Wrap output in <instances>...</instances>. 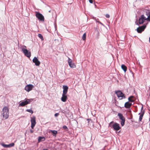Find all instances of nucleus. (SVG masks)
Listing matches in <instances>:
<instances>
[{
    "label": "nucleus",
    "mask_w": 150,
    "mask_h": 150,
    "mask_svg": "<svg viewBox=\"0 0 150 150\" xmlns=\"http://www.w3.org/2000/svg\"><path fill=\"white\" fill-rule=\"evenodd\" d=\"M144 12L147 17H145L144 15H142L139 20V23L140 24H143L146 20L150 21V11L145 10Z\"/></svg>",
    "instance_id": "f257e3e1"
},
{
    "label": "nucleus",
    "mask_w": 150,
    "mask_h": 150,
    "mask_svg": "<svg viewBox=\"0 0 150 150\" xmlns=\"http://www.w3.org/2000/svg\"><path fill=\"white\" fill-rule=\"evenodd\" d=\"M1 114L3 118L5 119H6L8 117L9 109L7 107L5 106L3 108Z\"/></svg>",
    "instance_id": "f03ea898"
},
{
    "label": "nucleus",
    "mask_w": 150,
    "mask_h": 150,
    "mask_svg": "<svg viewBox=\"0 0 150 150\" xmlns=\"http://www.w3.org/2000/svg\"><path fill=\"white\" fill-rule=\"evenodd\" d=\"M109 125L111 127L113 128L115 130L118 131L121 128L119 124L116 122H114L113 121L109 123Z\"/></svg>",
    "instance_id": "7ed1b4c3"
},
{
    "label": "nucleus",
    "mask_w": 150,
    "mask_h": 150,
    "mask_svg": "<svg viewBox=\"0 0 150 150\" xmlns=\"http://www.w3.org/2000/svg\"><path fill=\"white\" fill-rule=\"evenodd\" d=\"M26 47L25 46H24L22 48V50L25 56L28 57H30L31 56V53L30 52H29L27 49H25V48Z\"/></svg>",
    "instance_id": "20e7f679"
},
{
    "label": "nucleus",
    "mask_w": 150,
    "mask_h": 150,
    "mask_svg": "<svg viewBox=\"0 0 150 150\" xmlns=\"http://www.w3.org/2000/svg\"><path fill=\"white\" fill-rule=\"evenodd\" d=\"M115 93L116 94L117 97L119 98L120 99H122L123 98H125L124 94L120 91H115Z\"/></svg>",
    "instance_id": "39448f33"
},
{
    "label": "nucleus",
    "mask_w": 150,
    "mask_h": 150,
    "mask_svg": "<svg viewBox=\"0 0 150 150\" xmlns=\"http://www.w3.org/2000/svg\"><path fill=\"white\" fill-rule=\"evenodd\" d=\"M36 16L38 19L42 21H44V18L42 14L39 12H36Z\"/></svg>",
    "instance_id": "423d86ee"
},
{
    "label": "nucleus",
    "mask_w": 150,
    "mask_h": 150,
    "mask_svg": "<svg viewBox=\"0 0 150 150\" xmlns=\"http://www.w3.org/2000/svg\"><path fill=\"white\" fill-rule=\"evenodd\" d=\"M118 116H119V118L122 120L121 122L122 126H123L125 124V117H123L122 114L120 113H118Z\"/></svg>",
    "instance_id": "0eeeda50"
},
{
    "label": "nucleus",
    "mask_w": 150,
    "mask_h": 150,
    "mask_svg": "<svg viewBox=\"0 0 150 150\" xmlns=\"http://www.w3.org/2000/svg\"><path fill=\"white\" fill-rule=\"evenodd\" d=\"M146 27V26L143 25L138 28H137V32L139 33H141L142 31H144V29Z\"/></svg>",
    "instance_id": "6e6552de"
},
{
    "label": "nucleus",
    "mask_w": 150,
    "mask_h": 150,
    "mask_svg": "<svg viewBox=\"0 0 150 150\" xmlns=\"http://www.w3.org/2000/svg\"><path fill=\"white\" fill-rule=\"evenodd\" d=\"M33 62L35 63V65L36 66H39L40 63V62L36 57H35L33 59Z\"/></svg>",
    "instance_id": "1a4fd4ad"
},
{
    "label": "nucleus",
    "mask_w": 150,
    "mask_h": 150,
    "mask_svg": "<svg viewBox=\"0 0 150 150\" xmlns=\"http://www.w3.org/2000/svg\"><path fill=\"white\" fill-rule=\"evenodd\" d=\"M33 87V86L32 84L28 85L25 87V90L29 92L32 89Z\"/></svg>",
    "instance_id": "9d476101"
},
{
    "label": "nucleus",
    "mask_w": 150,
    "mask_h": 150,
    "mask_svg": "<svg viewBox=\"0 0 150 150\" xmlns=\"http://www.w3.org/2000/svg\"><path fill=\"white\" fill-rule=\"evenodd\" d=\"M132 105L131 103H130L129 102H127L125 103L124 107L126 108H129Z\"/></svg>",
    "instance_id": "9b49d317"
},
{
    "label": "nucleus",
    "mask_w": 150,
    "mask_h": 150,
    "mask_svg": "<svg viewBox=\"0 0 150 150\" xmlns=\"http://www.w3.org/2000/svg\"><path fill=\"white\" fill-rule=\"evenodd\" d=\"M66 95V94H62L61 100L63 102H65L67 100V97Z\"/></svg>",
    "instance_id": "f8f14e48"
},
{
    "label": "nucleus",
    "mask_w": 150,
    "mask_h": 150,
    "mask_svg": "<svg viewBox=\"0 0 150 150\" xmlns=\"http://www.w3.org/2000/svg\"><path fill=\"white\" fill-rule=\"evenodd\" d=\"M28 100L29 101V100H28L22 102L20 104V105L22 106H23L27 105V104L29 103L30 102L28 101Z\"/></svg>",
    "instance_id": "ddd939ff"
},
{
    "label": "nucleus",
    "mask_w": 150,
    "mask_h": 150,
    "mask_svg": "<svg viewBox=\"0 0 150 150\" xmlns=\"http://www.w3.org/2000/svg\"><path fill=\"white\" fill-rule=\"evenodd\" d=\"M63 94H67L68 91V87L67 86L64 85L63 86Z\"/></svg>",
    "instance_id": "4468645a"
},
{
    "label": "nucleus",
    "mask_w": 150,
    "mask_h": 150,
    "mask_svg": "<svg viewBox=\"0 0 150 150\" xmlns=\"http://www.w3.org/2000/svg\"><path fill=\"white\" fill-rule=\"evenodd\" d=\"M35 116L33 117L31 120V124L35 125L36 124L35 120Z\"/></svg>",
    "instance_id": "2eb2a0df"
},
{
    "label": "nucleus",
    "mask_w": 150,
    "mask_h": 150,
    "mask_svg": "<svg viewBox=\"0 0 150 150\" xmlns=\"http://www.w3.org/2000/svg\"><path fill=\"white\" fill-rule=\"evenodd\" d=\"M45 139L44 137H40L38 138V142H40L41 141H43L45 140Z\"/></svg>",
    "instance_id": "dca6fc26"
},
{
    "label": "nucleus",
    "mask_w": 150,
    "mask_h": 150,
    "mask_svg": "<svg viewBox=\"0 0 150 150\" xmlns=\"http://www.w3.org/2000/svg\"><path fill=\"white\" fill-rule=\"evenodd\" d=\"M121 68L125 72H126L127 70V67L124 65L122 64L121 65Z\"/></svg>",
    "instance_id": "f3484780"
},
{
    "label": "nucleus",
    "mask_w": 150,
    "mask_h": 150,
    "mask_svg": "<svg viewBox=\"0 0 150 150\" xmlns=\"http://www.w3.org/2000/svg\"><path fill=\"white\" fill-rule=\"evenodd\" d=\"M52 132L53 134V135H56V134H57V131L56 130H50L49 131V133Z\"/></svg>",
    "instance_id": "a211bd4d"
},
{
    "label": "nucleus",
    "mask_w": 150,
    "mask_h": 150,
    "mask_svg": "<svg viewBox=\"0 0 150 150\" xmlns=\"http://www.w3.org/2000/svg\"><path fill=\"white\" fill-rule=\"evenodd\" d=\"M69 66L71 68H75L76 67V65L74 63L72 62L69 64Z\"/></svg>",
    "instance_id": "6ab92c4d"
},
{
    "label": "nucleus",
    "mask_w": 150,
    "mask_h": 150,
    "mask_svg": "<svg viewBox=\"0 0 150 150\" xmlns=\"http://www.w3.org/2000/svg\"><path fill=\"white\" fill-rule=\"evenodd\" d=\"M144 114V112L143 111L141 113V114L140 115L139 117V121L140 122L142 120Z\"/></svg>",
    "instance_id": "aec40b11"
},
{
    "label": "nucleus",
    "mask_w": 150,
    "mask_h": 150,
    "mask_svg": "<svg viewBox=\"0 0 150 150\" xmlns=\"http://www.w3.org/2000/svg\"><path fill=\"white\" fill-rule=\"evenodd\" d=\"M133 96H130L128 98V100L130 102H133L134 101V100L132 99V98H133Z\"/></svg>",
    "instance_id": "412c9836"
},
{
    "label": "nucleus",
    "mask_w": 150,
    "mask_h": 150,
    "mask_svg": "<svg viewBox=\"0 0 150 150\" xmlns=\"http://www.w3.org/2000/svg\"><path fill=\"white\" fill-rule=\"evenodd\" d=\"M38 37L41 39L42 40H44L43 37L42 35L40 34H39L38 35Z\"/></svg>",
    "instance_id": "4be33fe9"
},
{
    "label": "nucleus",
    "mask_w": 150,
    "mask_h": 150,
    "mask_svg": "<svg viewBox=\"0 0 150 150\" xmlns=\"http://www.w3.org/2000/svg\"><path fill=\"white\" fill-rule=\"evenodd\" d=\"M86 33H84L83 35L82 36V38L83 40H86Z\"/></svg>",
    "instance_id": "5701e85b"
},
{
    "label": "nucleus",
    "mask_w": 150,
    "mask_h": 150,
    "mask_svg": "<svg viewBox=\"0 0 150 150\" xmlns=\"http://www.w3.org/2000/svg\"><path fill=\"white\" fill-rule=\"evenodd\" d=\"M14 143H12L9 144V147H12L13 146H14Z\"/></svg>",
    "instance_id": "b1692460"
},
{
    "label": "nucleus",
    "mask_w": 150,
    "mask_h": 150,
    "mask_svg": "<svg viewBox=\"0 0 150 150\" xmlns=\"http://www.w3.org/2000/svg\"><path fill=\"white\" fill-rule=\"evenodd\" d=\"M26 111L28 112H29L30 113H31L32 114L33 113V110H32L27 109L26 110Z\"/></svg>",
    "instance_id": "393cba45"
},
{
    "label": "nucleus",
    "mask_w": 150,
    "mask_h": 150,
    "mask_svg": "<svg viewBox=\"0 0 150 150\" xmlns=\"http://www.w3.org/2000/svg\"><path fill=\"white\" fill-rule=\"evenodd\" d=\"M2 145L3 146H4L5 147H6V148L9 147V144L6 145V144H3Z\"/></svg>",
    "instance_id": "a878e982"
},
{
    "label": "nucleus",
    "mask_w": 150,
    "mask_h": 150,
    "mask_svg": "<svg viewBox=\"0 0 150 150\" xmlns=\"http://www.w3.org/2000/svg\"><path fill=\"white\" fill-rule=\"evenodd\" d=\"M68 62L69 64L71 63L72 62V60L69 58L68 61Z\"/></svg>",
    "instance_id": "bb28decb"
},
{
    "label": "nucleus",
    "mask_w": 150,
    "mask_h": 150,
    "mask_svg": "<svg viewBox=\"0 0 150 150\" xmlns=\"http://www.w3.org/2000/svg\"><path fill=\"white\" fill-rule=\"evenodd\" d=\"M63 128L64 129H68V128L66 126H63Z\"/></svg>",
    "instance_id": "cd10ccee"
},
{
    "label": "nucleus",
    "mask_w": 150,
    "mask_h": 150,
    "mask_svg": "<svg viewBox=\"0 0 150 150\" xmlns=\"http://www.w3.org/2000/svg\"><path fill=\"white\" fill-rule=\"evenodd\" d=\"M105 16L107 18H109L110 17V15L108 14H106Z\"/></svg>",
    "instance_id": "c85d7f7f"
},
{
    "label": "nucleus",
    "mask_w": 150,
    "mask_h": 150,
    "mask_svg": "<svg viewBox=\"0 0 150 150\" xmlns=\"http://www.w3.org/2000/svg\"><path fill=\"white\" fill-rule=\"evenodd\" d=\"M59 115V113H56L54 114V116L56 117L57 116Z\"/></svg>",
    "instance_id": "c756f323"
},
{
    "label": "nucleus",
    "mask_w": 150,
    "mask_h": 150,
    "mask_svg": "<svg viewBox=\"0 0 150 150\" xmlns=\"http://www.w3.org/2000/svg\"><path fill=\"white\" fill-rule=\"evenodd\" d=\"M35 125H32L31 124V127L32 129H33L34 127L35 126Z\"/></svg>",
    "instance_id": "7c9ffc66"
},
{
    "label": "nucleus",
    "mask_w": 150,
    "mask_h": 150,
    "mask_svg": "<svg viewBox=\"0 0 150 150\" xmlns=\"http://www.w3.org/2000/svg\"><path fill=\"white\" fill-rule=\"evenodd\" d=\"M89 2L90 3L92 4L93 2V0H89Z\"/></svg>",
    "instance_id": "2f4dec72"
},
{
    "label": "nucleus",
    "mask_w": 150,
    "mask_h": 150,
    "mask_svg": "<svg viewBox=\"0 0 150 150\" xmlns=\"http://www.w3.org/2000/svg\"><path fill=\"white\" fill-rule=\"evenodd\" d=\"M30 132L31 133H33V132H34L33 130H31H31H30Z\"/></svg>",
    "instance_id": "473e14b6"
},
{
    "label": "nucleus",
    "mask_w": 150,
    "mask_h": 150,
    "mask_svg": "<svg viewBox=\"0 0 150 150\" xmlns=\"http://www.w3.org/2000/svg\"><path fill=\"white\" fill-rule=\"evenodd\" d=\"M43 150H48L47 149H43Z\"/></svg>",
    "instance_id": "72a5a7b5"
},
{
    "label": "nucleus",
    "mask_w": 150,
    "mask_h": 150,
    "mask_svg": "<svg viewBox=\"0 0 150 150\" xmlns=\"http://www.w3.org/2000/svg\"><path fill=\"white\" fill-rule=\"evenodd\" d=\"M143 109V107L142 106L141 108V110H142Z\"/></svg>",
    "instance_id": "f704fd0d"
},
{
    "label": "nucleus",
    "mask_w": 150,
    "mask_h": 150,
    "mask_svg": "<svg viewBox=\"0 0 150 150\" xmlns=\"http://www.w3.org/2000/svg\"><path fill=\"white\" fill-rule=\"evenodd\" d=\"M149 42L150 43V37H149Z\"/></svg>",
    "instance_id": "c9c22d12"
},
{
    "label": "nucleus",
    "mask_w": 150,
    "mask_h": 150,
    "mask_svg": "<svg viewBox=\"0 0 150 150\" xmlns=\"http://www.w3.org/2000/svg\"><path fill=\"white\" fill-rule=\"evenodd\" d=\"M51 12V10H50L49 11V12Z\"/></svg>",
    "instance_id": "e433bc0d"
},
{
    "label": "nucleus",
    "mask_w": 150,
    "mask_h": 150,
    "mask_svg": "<svg viewBox=\"0 0 150 150\" xmlns=\"http://www.w3.org/2000/svg\"><path fill=\"white\" fill-rule=\"evenodd\" d=\"M88 120H90V119H88Z\"/></svg>",
    "instance_id": "4c0bfd02"
}]
</instances>
